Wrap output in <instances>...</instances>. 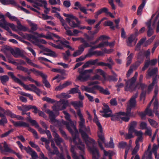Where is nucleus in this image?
Masks as SVG:
<instances>
[{
	"label": "nucleus",
	"instance_id": "f257e3e1",
	"mask_svg": "<svg viewBox=\"0 0 159 159\" xmlns=\"http://www.w3.org/2000/svg\"><path fill=\"white\" fill-rule=\"evenodd\" d=\"M71 104L77 110V114L79 116L80 121L79 122V130L83 139L86 142L88 141V136L87 133H89L90 131V127H87L85 125V120L81 113V110L79 108L83 107V102L82 101H73Z\"/></svg>",
	"mask_w": 159,
	"mask_h": 159
},
{
	"label": "nucleus",
	"instance_id": "f03ea898",
	"mask_svg": "<svg viewBox=\"0 0 159 159\" xmlns=\"http://www.w3.org/2000/svg\"><path fill=\"white\" fill-rule=\"evenodd\" d=\"M62 123L66 125L67 129L71 134L73 137L72 141L74 144L77 145L78 148L81 151L82 153H83L85 149V145L79 137L78 131L75 126L74 125V126H72L73 127V130L70 126V124L69 121L62 120Z\"/></svg>",
	"mask_w": 159,
	"mask_h": 159
},
{
	"label": "nucleus",
	"instance_id": "7ed1b4c3",
	"mask_svg": "<svg viewBox=\"0 0 159 159\" xmlns=\"http://www.w3.org/2000/svg\"><path fill=\"white\" fill-rule=\"evenodd\" d=\"M63 15L67 18L66 20L69 25L72 28H76L79 26L80 21L78 18L72 14L63 13Z\"/></svg>",
	"mask_w": 159,
	"mask_h": 159
},
{
	"label": "nucleus",
	"instance_id": "20e7f679",
	"mask_svg": "<svg viewBox=\"0 0 159 159\" xmlns=\"http://www.w3.org/2000/svg\"><path fill=\"white\" fill-rule=\"evenodd\" d=\"M26 37L33 44L36 46H38L39 48L43 47V45L39 43L41 42L43 44H46V41L44 39H39L34 35L31 34H26Z\"/></svg>",
	"mask_w": 159,
	"mask_h": 159
},
{
	"label": "nucleus",
	"instance_id": "39448f33",
	"mask_svg": "<svg viewBox=\"0 0 159 159\" xmlns=\"http://www.w3.org/2000/svg\"><path fill=\"white\" fill-rule=\"evenodd\" d=\"M28 120L32 124V125L35 126V128L38 129V131L41 134H43L45 133L47 134L48 139H52V137L49 130L47 129H45V130H44L39 126V124L35 120H32L30 117L29 118Z\"/></svg>",
	"mask_w": 159,
	"mask_h": 159
},
{
	"label": "nucleus",
	"instance_id": "423d86ee",
	"mask_svg": "<svg viewBox=\"0 0 159 159\" xmlns=\"http://www.w3.org/2000/svg\"><path fill=\"white\" fill-rule=\"evenodd\" d=\"M93 121L98 127V131L97 132L98 137L103 143H104L105 141L104 135L103 134V128L97 116L95 117H94Z\"/></svg>",
	"mask_w": 159,
	"mask_h": 159
},
{
	"label": "nucleus",
	"instance_id": "0eeeda50",
	"mask_svg": "<svg viewBox=\"0 0 159 159\" xmlns=\"http://www.w3.org/2000/svg\"><path fill=\"white\" fill-rule=\"evenodd\" d=\"M158 20V17L156 16L154 19L153 23H151V19H149L145 23L147 27L148 30L147 31V35L148 37L151 36L154 33V29L155 26Z\"/></svg>",
	"mask_w": 159,
	"mask_h": 159
},
{
	"label": "nucleus",
	"instance_id": "6e6552de",
	"mask_svg": "<svg viewBox=\"0 0 159 159\" xmlns=\"http://www.w3.org/2000/svg\"><path fill=\"white\" fill-rule=\"evenodd\" d=\"M92 71V70L91 69L80 71L79 70L78 72L80 75L77 77V79L79 80L82 82L87 81L90 78L89 75L87 73L89 72H91Z\"/></svg>",
	"mask_w": 159,
	"mask_h": 159
},
{
	"label": "nucleus",
	"instance_id": "1a4fd4ad",
	"mask_svg": "<svg viewBox=\"0 0 159 159\" xmlns=\"http://www.w3.org/2000/svg\"><path fill=\"white\" fill-rule=\"evenodd\" d=\"M11 122L16 127H27L28 128V130L31 132L33 134H34L37 132L35 129L32 128L30 126L29 124L25 122L22 121L16 122L13 120H11Z\"/></svg>",
	"mask_w": 159,
	"mask_h": 159
},
{
	"label": "nucleus",
	"instance_id": "9d476101",
	"mask_svg": "<svg viewBox=\"0 0 159 159\" xmlns=\"http://www.w3.org/2000/svg\"><path fill=\"white\" fill-rule=\"evenodd\" d=\"M16 69L25 73H26L28 75H30L31 72H33L34 74H37L36 75H39L41 72L36 70L34 68L28 69L27 68L24 67L21 65H18L16 67Z\"/></svg>",
	"mask_w": 159,
	"mask_h": 159
},
{
	"label": "nucleus",
	"instance_id": "9b49d317",
	"mask_svg": "<svg viewBox=\"0 0 159 159\" xmlns=\"http://www.w3.org/2000/svg\"><path fill=\"white\" fill-rule=\"evenodd\" d=\"M120 112H121L120 111L114 114H112V112L109 113L108 114H102V116L105 118L111 117V120L112 121H120V116L122 115L120 113Z\"/></svg>",
	"mask_w": 159,
	"mask_h": 159
},
{
	"label": "nucleus",
	"instance_id": "f8f14e48",
	"mask_svg": "<svg viewBox=\"0 0 159 159\" xmlns=\"http://www.w3.org/2000/svg\"><path fill=\"white\" fill-rule=\"evenodd\" d=\"M138 35V30H136L134 34H132L128 38L126 41L127 45L128 46H132L131 43L133 42H134L135 44L137 42L138 39L137 37Z\"/></svg>",
	"mask_w": 159,
	"mask_h": 159
},
{
	"label": "nucleus",
	"instance_id": "ddd939ff",
	"mask_svg": "<svg viewBox=\"0 0 159 159\" xmlns=\"http://www.w3.org/2000/svg\"><path fill=\"white\" fill-rule=\"evenodd\" d=\"M157 59H153L151 60L149 59L146 60L144 62V66L142 68V71H144L149 67V65L155 66L157 63Z\"/></svg>",
	"mask_w": 159,
	"mask_h": 159
},
{
	"label": "nucleus",
	"instance_id": "4468645a",
	"mask_svg": "<svg viewBox=\"0 0 159 159\" xmlns=\"http://www.w3.org/2000/svg\"><path fill=\"white\" fill-rule=\"evenodd\" d=\"M92 147H89V149L92 153V157L93 159H99L100 157V155L98 151L95 147L93 144Z\"/></svg>",
	"mask_w": 159,
	"mask_h": 159
},
{
	"label": "nucleus",
	"instance_id": "2eb2a0df",
	"mask_svg": "<svg viewBox=\"0 0 159 159\" xmlns=\"http://www.w3.org/2000/svg\"><path fill=\"white\" fill-rule=\"evenodd\" d=\"M158 69L155 67L152 69H149L147 71L146 74V78L147 79H150L151 77H153L157 75Z\"/></svg>",
	"mask_w": 159,
	"mask_h": 159
},
{
	"label": "nucleus",
	"instance_id": "dca6fc26",
	"mask_svg": "<svg viewBox=\"0 0 159 159\" xmlns=\"http://www.w3.org/2000/svg\"><path fill=\"white\" fill-rule=\"evenodd\" d=\"M92 51V50L89 49V50L88 53L85 56L86 57H91L93 55H95L97 57H98L102 56L103 55V53L101 51L97 50L94 52H93Z\"/></svg>",
	"mask_w": 159,
	"mask_h": 159
},
{
	"label": "nucleus",
	"instance_id": "f3484780",
	"mask_svg": "<svg viewBox=\"0 0 159 159\" xmlns=\"http://www.w3.org/2000/svg\"><path fill=\"white\" fill-rule=\"evenodd\" d=\"M138 95V92H137L136 93L133 95L131 98H130L129 103V106H130L131 107H135L136 104V99L137 98Z\"/></svg>",
	"mask_w": 159,
	"mask_h": 159
},
{
	"label": "nucleus",
	"instance_id": "a211bd4d",
	"mask_svg": "<svg viewBox=\"0 0 159 159\" xmlns=\"http://www.w3.org/2000/svg\"><path fill=\"white\" fill-rule=\"evenodd\" d=\"M88 47H85L84 45H80L78 47V49L74 52L72 56L75 57L80 55L84 52V48Z\"/></svg>",
	"mask_w": 159,
	"mask_h": 159
},
{
	"label": "nucleus",
	"instance_id": "6ab92c4d",
	"mask_svg": "<svg viewBox=\"0 0 159 159\" xmlns=\"http://www.w3.org/2000/svg\"><path fill=\"white\" fill-rule=\"evenodd\" d=\"M98 59H96L94 60L91 59L87 61L85 64L82 66V67L84 68H87L90 65H97V62Z\"/></svg>",
	"mask_w": 159,
	"mask_h": 159
},
{
	"label": "nucleus",
	"instance_id": "aec40b11",
	"mask_svg": "<svg viewBox=\"0 0 159 159\" xmlns=\"http://www.w3.org/2000/svg\"><path fill=\"white\" fill-rule=\"evenodd\" d=\"M72 39L73 41H76L80 40V42L83 43L80 45H84L85 47H90L91 46L89 43L84 39L82 38H72Z\"/></svg>",
	"mask_w": 159,
	"mask_h": 159
},
{
	"label": "nucleus",
	"instance_id": "412c9836",
	"mask_svg": "<svg viewBox=\"0 0 159 159\" xmlns=\"http://www.w3.org/2000/svg\"><path fill=\"white\" fill-rule=\"evenodd\" d=\"M46 112L49 114V118L51 122L53 123L58 122V120L55 118L56 116L53 112L49 110H47Z\"/></svg>",
	"mask_w": 159,
	"mask_h": 159
},
{
	"label": "nucleus",
	"instance_id": "4be33fe9",
	"mask_svg": "<svg viewBox=\"0 0 159 159\" xmlns=\"http://www.w3.org/2000/svg\"><path fill=\"white\" fill-rule=\"evenodd\" d=\"M43 79V82L45 86L48 88H50L51 85L49 82L47 80V76L45 74L41 72L39 75Z\"/></svg>",
	"mask_w": 159,
	"mask_h": 159
},
{
	"label": "nucleus",
	"instance_id": "5701e85b",
	"mask_svg": "<svg viewBox=\"0 0 159 159\" xmlns=\"http://www.w3.org/2000/svg\"><path fill=\"white\" fill-rule=\"evenodd\" d=\"M0 2L5 5L11 4L14 6H18V4L14 0H0Z\"/></svg>",
	"mask_w": 159,
	"mask_h": 159
},
{
	"label": "nucleus",
	"instance_id": "b1692460",
	"mask_svg": "<svg viewBox=\"0 0 159 159\" xmlns=\"http://www.w3.org/2000/svg\"><path fill=\"white\" fill-rule=\"evenodd\" d=\"M146 3V0H142L141 4L139 6L137 12V15L140 16L141 15L143 9Z\"/></svg>",
	"mask_w": 159,
	"mask_h": 159
},
{
	"label": "nucleus",
	"instance_id": "393cba45",
	"mask_svg": "<svg viewBox=\"0 0 159 159\" xmlns=\"http://www.w3.org/2000/svg\"><path fill=\"white\" fill-rule=\"evenodd\" d=\"M136 79L135 78V77H133L130 80L127 81L126 82V86L125 89L127 88H130L133 86L134 85Z\"/></svg>",
	"mask_w": 159,
	"mask_h": 159
},
{
	"label": "nucleus",
	"instance_id": "a878e982",
	"mask_svg": "<svg viewBox=\"0 0 159 159\" xmlns=\"http://www.w3.org/2000/svg\"><path fill=\"white\" fill-rule=\"evenodd\" d=\"M135 134L137 136H138L135 141V143H139V142H142L143 139L142 132L141 131H136Z\"/></svg>",
	"mask_w": 159,
	"mask_h": 159
},
{
	"label": "nucleus",
	"instance_id": "bb28decb",
	"mask_svg": "<svg viewBox=\"0 0 159 159\" xmlns=\"http://www.w3.org/2000/svg\"><path fill=\"white\" fill-rule=\"evenodd\" d=\"M140 83H139L137 84L136 85H134L133 86L130 88H127L125 89V90L126 91H130V92H132L133 91L136 90L137 89H140Z\"/></svg>",
	"mask_w": 159,
	"mask_h": 159
},
{
	"label": "nucleus",
	"instance_id": "cd10ccee",
	"mask_svg": "<svg viewBox=\"0 0 159 159\" xmlns=\"http://www.w3.org/2000/svg\"><path fill=\"white\" fill-rule=\"evenodd\" d=\"M63 113L65 115V118L66 120L70 122L71 126H74V123L70 118V115L66 111H63Z\"/></svg>",
	"mask_w": 159,
	"mask_h": 159
},
{
	"label": "nucleus",
	"instance_id": "c85d7f7f",
	"mask_svg": "<svg viewBox=\"0 0 159 159\" xmlns=\"http://www.w3.org/2000/svg\"><path fill=\"white\" fill-rule=\"evenodd\" d=\"M75 6L76 7H78L80 10L85 14H88L87 11V10L86 9L85 7H82L81 5L79 2H75Z\"/></svg>",
	"mask_w": 159,
	"mask_h": 159
},
{
	"label": "nucleus",
	"instance_id": "c756f323",
	"mask_svg": "<svg viewBox=\"0 0 159 159\" xmlns=\"http://www.w3.org/2000/svg\"><path fill=\"white\" fill-rule=\"evenodd\" d=\"M17 76L23 81H27L28 80L32 82L33 79L30 77V75L25 76L20 74H18Z\"/></svg>",
	"mask_w": 159,
	"mask_h": 159
},
{
	"label": "nucleus",
	"instance_id": "7c9ffc66",
	"mask_svg": "<svg viewBox=\"0 0 159 159\" xmlns=\"http://www.w3.org/2000/svg\"><path fill=\"white\" fill-rule=\"evenodd\" d=\"M136 57L138 60L143 62L144 59L143 51H140L139 52L136 54Z\"/></svg>",
	"mask_w": 159,
	"mask_h": 159
},
{
	"label": "nucleus",
	"instance_id": "2f4dec72",
	"mask_svg": "<svg viewBox=\"0 0 159 159\" xmlns=\"http://www.w3.org/2000/svg\"><path fill=\"white\" fill-rule=\"evenodd\" d=\"M40 139L42 142H45L46 148L50 152L51 150L49 145V144L50 143L49 141L46 138L44 137L41 138Z\"/></svg>",
	"mask_w": 159,
	"mask_h": 159
},
{
	"label": "nucleus",
	"instance_id": "473e14b6",
	"mask_svg": "<svg viewBox=\"0 0 159 159\" xmlns=\"http://www.w3.org/2000/svg\"><path fill=\"white\" fill-rule=\"evenodd\" d=\"M29 86L33 88L32 92L35 93L38 96H40V94L41 93V91L39 89L37 88L33 84H30Z\"/></svg>",
	"mask_w": 159,
	"mask_h": 159
},
{
	"label": "nucleus",
	"instance_id": "72a5a7b5",
	"mask_svg": "<svg viewBox=\"0 0 159 159\" xmlns=\"http://www.w3.org/2000/svg\"><path fill=\"white\" fill-rule=\"evenodd\" d=\"M137 124V122L136 121H133L131 122L129 125V128L128 130H129V131H133L136 132V131H137V130L135 129V128L136 127Z\"/></svg>",
	"mask_w": 159,
	"mask_h": 159
},
{
	"label": "nucleus",
	"instance_id": "f704fd0d",
	"mask_svg": "<svg viewBox=\"0 0 159 159\" xmlns=\"http://www.w3.org/2000/svg\"><path fill=\"white\" fill-rule=\"evenodd\" d=\"M114 75H108L107 77H106V78L105 80H108L109 81H116L118 80L116 78L117 75L115 73H114Z\"/></svg>",
	"mask_w": 159,
	"mask_h": 159
},
{
	"label": "nucleus",
	"instance_id": "c9c22d12",
	"mask_svg": "<svg viewBox=\"0 0 159 159\" xmlns=\"http://www.w3.org/2000/svg\"><path fill=\"white\" fill-rule=\"evenodd\" d=\"M9 80V77L7 75H3L0 76V80L2 83L3 85H5L6 83Z\"/></svg>",
	"mask_w": 159,
	"mask_h": 159
},
{
	"label": "nucleus",
	"instance_id": "e433bc0d",
	"mask_svg": "<svg viewBox=\"0 0 159 159\" xmlns=\"http://www.w3.org/2000/svg\"><path fill=\"white\" fill-rule=\"evenodd\" d=\"M86 133L89 136L88 134H90V132L89 133ZM88 137H89V138L88 139V141L87 142H86L85 140H84L83 139V140L85 142V143L87 146H88L89 145H90L91 144H94L95 143V141L93 139L91 138L90 137H89V136H88Z\"/></svg>",
	"mask_w": 159,
	"mask_h": 159
},
{
	"label": "nucleus",
	"instance_id": "4c0bfd02",
	"mask_svg": "<svg viewBox=\"0 0 159 159\" xmlns=\"http://www.w3.org/2000/svg\"><path fill=\"white\" fill-rule=\"evenodd\" d=\"M8 75L10 76L11 78L15 82L17 83H18L20 80V79L19 78L16 77L14 74V73L12 72H8Z\"/></svg>",
	"mask_w": 159,
	"mask_h": 159
},
{
	"label": "nucleus",
	"instance_id": "58836bf2",
	"mask_svg": "<svg viewBox=\"0 0 159 159\" xmlns=\"http://www.w3.org/2000/svg\"><path fill=\"white\" fill-rule=\"evenodd\" d=\"M60 102L61 104L63 105L61 107V110L65 109L69 106V102L68 100L63 99L61 100Z\"/></svg>",
	"mask_w": 159,
	"mask_h": 159
},
{
	"label": "nucleus",
	"instance_id": "ea45409f",
	"mask_svg": "<svg viewBox=\"0 0 159 159\" xmlns=\"http://www.w3.org/2000/svg\"><path fill=\"white\" fill-rule=\"evenodd\" d=\"M98 91L101 93L106 95H109L110 94V93L108 90L107 89H104L103 88L99 85Z\"/></svg>",
	"mask_w": 159,
	"mask_h": 159
},
{
	"label": "nucleus",
	"instance_id": "a19ab883",
	"mask_svg": "<svg viewBox=\"0 0 159 159\" xmlns=\"http://www.w3.org/2000/svg\"><path fill=\"white\" fill-rule=\"evenodd\" d=\"M134 108L133 107H131L129 105L126 108V112L120 111V113L122 115H126L127 116L131 112V110L132 108Z\"/></svg>",
	"mask_w": 159,
	"mask_h": 159
},
{
	"label": "nucleus",
	"instance_id": "79ce46f5",
	"mask_svg": "<svg viewBox=\"0 0 159 159\" xmlns=\"http://www.w3.org/2000/svg\"><path fill=\"white\" fill-rule=\"evenodd\" d=\"M70 152L72 153V156L74 159H79V157L77 156L76 153L75 151V148L74 146H71Z\"/></svg>",
	"mask_w": 159,
	"mask_h": 159
},
{
	"label": "nucleus",
	"instance_id": "37998d69",
	"mask_svg": "<svg viewBox=\"0 0 159 159\" xmlns=\"http://www.w3.org/2000/svg\"><path fill=\"white\" fill-rule=\"evenodd\" d=\"M76 87L71 89L69 91V93L70 94H74L78 93L80 92L79 89V86L76 85Z\"/></svg>",
	"mask_w": 159,
	"mask_h": 159
},
{
	"label": "nucleus",
	"instance_id": "c03bdc74",
	"mask_svg": "<svg viewBox=\"0 0 159 159\" xmlns=\"http://www.w3.org/2000/svg\"><path fill=\"white\" fill-rule=\"evenodd\" d=\"M99 87V85H95L91 88H87L86 89V90L87 92L90 93L92 91L95 90L96 89L98 90Z\"/></svg>",
	"mask_w": 159,
	"mask_h": 159
},
{
	"label": "nucleus",
	"instance_id": "a18cd8bd",
	"mask_svg": "<svg viewBox=\"0 0 159 159\" xmlns=\"http://www.w3.org/2000/svg\"><path fill=\"white\" fill-rule=\"evenodd\" d=\"M113 22L110 20H108L104 22L105 26H109L111 30H115V26H113Z\"/></svg>",
	"mask_w": 159,
	"mask_h": 159
},
{
	"label": "nucleus",
	"instance_id": "49530a36",
	"mask_svg": "<svg viewBox=\"0 0 159 159\" xmlns=\"http://www.w3.org/2000/svg\"><path fill=\"white\" fill-rule=\"evenodd\" d=\"M134 133H135V132L133 131H130L129 130H128V133L124 135L125 139H129L133 138L134 136L133 135V134Z\"/></svg>",
	"mask_w": 159,
	"mask_h": 159
},
{
	"label": "nucleus",
	"instance_id": "de8ad7c7",
	"mask_svg": "<svg viewBox=\"0 0 159 159\" xmlns=\"http://www.w3.org/2000/svg\"><path fill=\"white\" fill-rule=\"evenodd\" d=\"M88 33L89 35L86 34L85 35L88 41H90L93 40L95 38L94 35L92 33L91 34L88 32Z\"/></svg>",
	"mask_w": 159,
	"mask_h": 159
},
{
	"label": "nucleus",
	"instance_id": "09e8293b",
	"mask_svg": "<svg viewBox=\"0 0 159 159\" xmlns=\"http://www.w3.org/2000/svg\"><path fill=\"white\" fill-rule=\"evenodd\" d=\"M88 33L89 35L86 34L85 35L88 41H90L93 40L95 38L94 35L92 33L91 34L88 32Z\"/></svg>",
	"mask_w": 159,
	"mask_h": 159
},
{
	"label": "nucleus",
	"instance_id": "8fccbe9b",
	"mask_svg": "<svg viewBox=\"0 0 159 159\" xmlns=\"http://www.w3.org/2000/svg\"><path fill=\"white\" fill-rule=\"evenodd\" d=\"M25 59L27 62L30 66L38 68H39V65L33 62L31 60L28 58L26 57Z\"/></svg>",
	"mask_w": 159,
	"mask_h": 159
},
{
	"label": "nucleus",
	"instance_id": "3c124183",
	"mask_svg": "<svg viewBox=\"0 0 159 159\" xmlns=\"http://www.w3.org/2000/svg\"><path fill=\"white\" fill-rule=\"evenodd\" d=\"M17 29L20 30L26 31L28 30V28L22 25L20 23V22L18 23Z\"/></svg>",
	"mask_w": 159,
	"mask_h": 159
},
{
	"label": "nucleus",
	"instance_id": "603ef678",
	"mask_svg": "<svg viewBox=\"0 0 159 159\" xmlns=\"http://www.w3.org/2000/svg\"><path fill=\"white\" fill-rule=\"evenodd\" d=\"M158 149V146L155 144H154L153 145L152 151L154 153L155 158L157 159H159V156L157 154V151Z\"/></svg>",
	"mask_w": 159,
	"mask_h": 159
},
{
	"label": "nucleus",
	"instance_id": "864d4df0",
	"mask_svg": "<svg viewBox=\"0 0 159 159\" xmlns=\"http://www.w3.org/2000/svg\"><path fill=\"white\" fill-rule=\"evenodd\" d=\"M57 42H59L60 43L63 45V46L66 48V46H69V45L67 44H69V42L66 40L65 39H64L63 40H61L60 39L57 40Z\"/></svg>",
	"mask_w": 159,
	"mask_h": 159
},
{
	"label": "nucleus",
	"instance_id": "5fc2aeb1",
	"mask_svg": "<svg viewBox=\"0 0 159 159\" xmlns=\"http://www.w3.org/2000/svg\"><path fill=\"white\" fill-rule=\"evenodd\" d=\"M30 26L31 27V30L29 31L30 32L33 33L36 31L37 29V25L33 23L30 24Z\"/></svg>",
	"mask_w": 159,
	"mask_h": 159
},
{
	"label": "nucleus",
	"instance_id": "6e6d98bb",
	"mask_svg": "<svg viewBox=\"0 0 159 159\" xmlns=\"http://www.w3.org/2000/svg\"><path fill=\"white\" fill-rule=\"evenodd\" d=\"M19 84L22 86L25 89L27 90L32 91L33 88H30L29 87V85H26L22 81L20 80V82L18 83Z\"/></svg>",
	"mask_w": 159,
	"mask_h": 159
},
{
	"label": "nucleus",
	"instance_id": "4d7b16f0",
	"mask_svg": "<svg viewBox=\"0 0 159 159\" xmlns=\"http://www.w3.org/2000/svg\"><path fill=\"white\" fill-rule=\"evenodd\" d=\"M122 116H125L121 117L120 116V122H122V121H124L125 122H128L130 119V118L129 116L128 115L127 116L126 115H122Z\"/></svg>",
	"mask_w": 159,
	"mask_h": 159
},
{
	"label": "nucleus",
	"instance_id": "13d9d810",
	"mask_svg": "<svg viewBox=\"0 0 159 159\" xmlns=\"http://www.w3.org/2000/svg\"><path fill=\"white\" fill-rule=\"evenodd\" d=\"M105 146L107 147L113 148L114 147V145L112 139L111 138L109 143H105Z\"/></svg>",
	"mask_w": 159,
	"mask_h": 159
},
{
	"label": "nucleus",
	"instance_id": "bf43d9fd",
	"mask_svg": "<svg viewBox=\"0 0 159 159\" xmlns=\"http://www.w3.org/2000/svg\"><path fill=\"white\" fill-rule=\"evenodd\" d=\"M100 112L103 114H108L107 113L109 112L112 113V111L110 108H102V110H100Z\"/></svg>",
	"mask_w": 159,
	"mask_h": 159
},
{
	"label": "nucleus",
	"instance_id": "052dcab7",
	"mask_svg": "<svg viewBox=\"0 0 159 159\" xmlns=\"http://www.w3.org/2000/svg\"><path fill=\"white\" fill-rule=\"evenodd\" d=\"M42 99L43 101H46L49 103H53L55 102V101L54 99L46 96L43 97L42 98Z\"/></svg>",
	"mask_w": 159,
	"mask_h": 159
},
{
	"label": "nucleus",
	"instance_id": "680f3d73",
	"mask_svg": "<svg viewBox=\"0 0 159 159\" xmlns=\"http://www.w3.org/2000/svg\"><path fill=\"white\" fill-rule=\"evenodd\" d=\"M133 53H131L127 58L126 66H128L131 63V60L133 58Z\"/></svg>",
	"mask_w": 159,
	"mask_h": 159
},
{
	"label": "nucleus",
	"instance_id": "e2e57ef3",
	"mask_svg": "<svg viewBox=\"0 0 159 159\" xmlns=\"http://www.w3.org/2000/svg\"><path fill=\"white\" fill-rule=\"evenodd\" d=\"M153 111L149 108V107H147L145 110V112H146V115H148L149 116H153V114L152 113Z\"/></svg>",
	"mask_w": 159,
	"mask_h": 159
},
{
	"label": "nucleus",
	"instance_id": "0e129e2a",
	"mask_svg": "<svg viewBox=\"0 0 159 159\" xmlns=\"http://www.w3.org/2000/svg\"><path fill=\"white\" fill-rule=\"evenodd\" d=\"M127 147H129L127 145L126 142H121L119 143V148H126Z\"/></svg>",
	"mask_w": 159,
	"mask_h": 159
},
{
	"label": "nucleus",
	"instance_id": "69168bd1",
	"mask_svg": "<svg viewBox=\"0 0 159 159\" xmlns=\"http://www.w3.org/2000/svg\"><path fill=\"white\" fill-rule=\"evenodd\" d=\"M14 131L13 129H11L4 133L0 135V137L3 138L8 136L10 134Z\"/></svg>",
	"mask_w": 159,
	"mask_h": 159
},
{
	"label": "nucleus",
	"instance_id": "338daca9",
	"mask_svg": "<svg viewBox=\"0 0 159 159\" xmlns=\"http://www.w3.org/2000/svg\"><path fill=\"white\" fill-rule=\"evenodd\" d=\"M4 114L5 115L10 116L11 118L14 117L15 114L13 113L11 111L9 110H7L5 111H4Z\"/></svg>",
	"mask_w": 159,
	"mask_h": 159
},
{
	"label": "nucleus",
	"instance_id": "774afa93",
	"mask_svg": "<svg viewBox=\"0 0 159 159\" xmlns=\"http://www.w3.org/2000/svg\"><path fill=\"white\" fill-rule=\"evenodd\" d=\"M97 11L100 14L102 13L107 14V12L108 11V9L106 7H104L98 10Z\"/></svg>",
	"mask_w": 159,
	"mask_h": 159
}]
</instances>
